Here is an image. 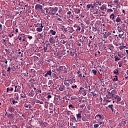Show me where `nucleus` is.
Segmentation results:
<instances>
[{
	"label": "nucleus",
	"mask_w": 128,
	"mask_h": 128,
	"mask_svg": "<svg viewBox=\"0 0 128 128\" xmlns=\"http://www.w3.org/2000/svg\"><path fill=\"white\" fill-rule=\"evenodd\" d=\"M46 10V14H50V16H54L56 14V12L58 10V7H54L52 8V7H49L47 8H45Z\"/></svg>",
	"instance_id": "nucleus-1"
},
{
	"label": "nucleus",
	"mask_w": 128,
	"mask_h": 128,
	"mask_svg": "<svg viewBox=\"0 0 128 128\" xmlns=\"http://www.w3.org/2000/svg\"><path fill=\"white\" fill-rule=\"evenodd\" d=\"M108 94L106 95V98H108V100H112V98H114V94L110 92H107Z\"/></svg>",
	"instance_id": "nucleus-2"
},
{
	"label": "nucleus",
	"mask_w": 128,
	"mask_h": 128,
	"mask_svg": "<svg viewBox=\"0 0 128 128\" xmlns=\"http://www.w3.org/2000/svg\"><path fill=\"white\" fill-rule=\"evenodd\" d=\"M94 128H100V126L104 124L102 122H96V121H94Z\"/></svg>",
	"instance_id": "nucleus-3"
},
{
	"label": "nucleus",
	"mask_w": 128,
	"mask_h": 128,
	"mask_svg": "<svg viewBox=\"0 0 128 128\" xmlns=\"http://www.w3.org/2000/svg\"><path fill=\"white\" fill-rule=\"evenodd\" d=\"M110 32H108V30L103 32V36L104 38H108V36H110Z\"/></svg>",
	"instance_id": "nucleus-4"
},
{
	"label": "nucleus",
	"mask_w": 128,
	"mask_h": 128,
	"mask_svg": "<svg viewBox=\"0 0 128 128\" xmlns=\"http://www.w3.org/2000/svg\"><path fill=\"white\" fill-rule=\"evenodd\" d=\"M90 118L88 115L86 114H84L82 118V120L83 122H86L88 120V119Z\"/></svg>",
	"instance_id": "nucleus-5"
},
{
	"label": "nucleus",
	"mask_w": 128,
	"mask_h": 128,
	"mask_svg": "<svg viewBox=\"0 0 128 128\" xmlns=\"http://www.w3.org/2000/svg\"><path fill=\"white\" fill-rule=\"evenodd\" d=\"M50 38H49V42L50 44H54L56 42V40H54V36H52V35L50 36Z\"/></svg>",
	"instance_id": "nucleus-6"
},
{
	"label": "nucleus",
	"mask_w": 128,
	"mask_h": 128,
	"mask_svg": "<svg viewBox=\"0 0 128 128\" xmlns=\"http://www.w3.org/2000/svg\"><path fill=\"white\" fill-rule=\"evenodd\" d=\"M35 10H42V6L37 4L35 6Z\"/></svg>",
	"instance_id": "nucleus-7"
},
{
	"label": "nucleus",
	"mask_w": 128,
	"mask_h": 128,
	"mask_svg": "<svg viewBox=\"0 0 128 128\" xmlns=\"http://www.w3.org/2000/svg\"><path fill=\"white\" fill-rule=\"evenodd\" d=\"M39 124L42 126V128H46L48 126V122H39Z\"/></svg>",
	"instance_id": "nucleus-8"
},
{
	"label": "nucleus",
	"mask_w": 128,
	"mask_h": 128,
	"mask_svg": "<svg viewBox=\"0 0 128 128\" xmlns=\"http://www.w3.org/2000/svg\"><path fill=\"white\" fill-rule=\"evenodd\" d=\"M80 90H81V92L83 96H86V91L84 90V88L80 87Z\"/></svg>",
	"instance_id": "nucleus-9"
},
{
	"label": "nucleus",
	"mask_w": 128,
	"mask_h": 128,
	"mask_svg": "<svg viewBox=\"0 0 128 128\" xmlns=\"http://www.w3.org/2000/svg\"><path fill=\"white\" fill-rule=\"evenodd\" d=\"M60 70H63V71L66 70V66H60L59 68L56 69V72H60Z\"/></svg>",
	"instance_id": "nucleus-10"
},
{
	"label": "nucleus",
	"mask_w": 128,
	"mask_h": 128,
	"mask_svg": "<svg viewBox=\"0 0 128 128\" xmlns=\"http://www.w3.org/2000/svg\"><path fill=\"white\" fill-rule=\"evenodd\" d=\"M117 30L118 32H122V34H120V36H124V32L122 30V27H120V26H118L117 27Z\"/></svg>",
	"instance_id": "nucleus-11"
},
{
	"label": "nucleus",
	"mask_w": 128,
	"mask_h": 128,
	"mask_svg": "<svg viewBox=\"0 0 128 128\" xmlns=\"http://www.w3.org/2000/svg\"><path fill=\"white\" fill-rule=\"evenodd\" d=\"M34 104H44V102L42 101H40L38 100H35L34 102Z\"/></svg>",
	"instance_id": "nucleus-12"
},
{
	"label": "nucleus",
	"mask_w": 128,
	"mask_h": 128,
	"mask_svg": "<svg viewBox=\"0 0 128 128\" xmlns=\"http://www.w3.org/2000/svg\"><path fill=\"white\" fill-rule=\"evenodd\" d=\"M74 30H76H76H79V31H80V30H81L80 27V26H76V24H74Z\"/></svg>",
	"instance_id": "nucleus-13"
},
{
	"label": "nucleus",
	"mask_w": 128,
	"mask_h": 128,
	"mask_svg": "<svg viewBox=\"0 0 128 128\" xmlns=\"http://www.w3.org/2000/svg\"><path fill=\"white\" fill-rule=\"evenodd\" d=\"M59 90L60 92H64V90H66V86H64V85H62L60 88H59Z\"/></svg>",
	"instance_id": "nucleus-14"
},
{
	"label": "nucleus",
	"mask_w": 128,
	"mask_h": 128,
	"mask_svg": "<svg viewBox=\"0 0 128 128\" xmlns=\"http://www.w3.org/2000/svg\"><path fill=\"white\" fill-rule=\"evenodd\" d=\"M114 98L117 100V102H120L122 100V98H120V96L118 95H114Z\"/></svg>",
	"instance_id": "nucleus-15"
},
{
	"label": "nucleus",
	"mask_w": 128,
	"mask_h": 128,
	"mask_svg": "<svg viewBox=\"0 0 128 128\" xmlns=\"http://www.w3.org/2000/svg\"><path fill=\"white\" fill-rule=\"evenodd\" d=\"M68 108H70V110H74V108H76V106L74 105H72V104H70L68 105Z\"/></svg>",
	"instance_id": "nucleus-16"
},
{
	"label": "nucleus",
	"mask_w": 128,
	"mask_h": 128,
	"mask_svg": "<svg viewBox=\"0 0 128 128\" xmlns=\"http://www.w3.org/2000/svg\"><path fill=\"white\" fill-rule=\"evenodd\" d=\"M72 48H70V53L68 54L67 55L68 56H74V52H72Z\"/></svg>",
	"instance_id": "nucleus-17"
},
{
	"label": "nucleus",
	"mask_w": 128,
	"mask_h": 128,
	"mask_svg": "<svg viewBox=\"0 0 128 128\" xmlns=\"http://www.w3.org/2000/svg\"><path fill=\"white\" fill-rule=\"evenodd\" d=\"M34 94H35L34 91L33 90H32L30 91V92L29 93L28 96H29L32 98V96H34Z\"/></svg>",
	"instance_id": "nucleus-18"
},
{
	"label": "nucleus",
	"mask_w": 128,
	"mask_h": 128,
	"mask_svg": "<svg viewBox=\"0 0 128 128\" xmlns=\"http://www.w3.org/2000/svg\"><path fill=\"white\" fill-rule=\"evenodd\" d=\"M68 32H70V34H72L74 32V30L72 27H69L68 28Z\"/></svg>",
	"instance_id": "nucleus-19"
},
{
	"label": "nucleus",
	"mask_w": 128,
	"mask_h": 128,
	"mask_svg": "<svg viewBox=\"0 0 128 128\" xmlns=\"http://www.w3.org/2000/svg\"><path fill=\"white\" fill-rule=\"evenodd\" d=\"M47 62L50 64V66H54V62L52 60H51L50 59L47 60Z\"/></svg>",
	"instance_id": "nucleus-20"
},
{
	"label": "nucleus",
	"mask_w": 128,
	"mask_h": 128,
	"mask_svg": "<svg viewBox=\"0 0 128 128\" xmlns=\"http://www.w3.org/2000/svg\"><path fill=\"white\" fill-rule=\"evenodd\" d=\"M110 20H113L114 22H116V20H114V14H111L110 15Z\"/></svg>",
	"instance_id": "nucleus-21"
},
{
	"label": "nucleus",
	"mask_w": 128,
	"mask_h": 128,
	"mask_svg": "<svg viewBox=\"0 0 128 128\" xmlns=\"http://www.w3.org/2000/svg\"><path fill=\"white\" fill-rule=\"evenodd\" d=\"M50 34H52V36H56V30H50Z\"/></svg>",
	"instance_id": "nucleus-22"
},
{
	"label": "nucleus",
	"mask_w": 128,
	"mask_h": 128,
	"mask_svg": "<svg viewBox=\"0 0 128 128\" xmlns=\"http://www.w3.org/2000/svg\"><path fill=\"white\" fill-rule=\"evenodd\" d=\"M113 107H114V105L113 104H110L108 106V108H110L112 110V112H116V110H114Z\"/></svg>",
	"instance_id": "nucleus-23"
},
{
	"label": "nucleus",
	"mask_w": 128,
	"mask_h": 128,
	"mask_svg": "<svg viewBox=\"0 0 128 128\" xmlns=\"http://www.w3.org/2000/svg\"><path fill=\"white\" fill-rule=\"evenodd\" d=\"M100 10H106V5L103 4L102 6L100 8Z\"/></svg>",
	"instance_id": "nucleus-24"
},
{
	"label": "nucleus",
	"mask_w": 128,
	"mask_h": 128,
	"mask_svg": "<svg viewBox=\"0 0 128 128\" xmlns=\"http://www.w3.org/2000/svg\"><path fill=\"white\" fill-rule=\"evenodd\" d=\"M50 92H48L47 94V96H46V98L48 100H50V98H52V94H50Z\"/></svg>",
	"instance_id": "nucleus-25"
},
{
	"label": "nucleus",
	"mask_w": 128,
	"mask_h": 128,
	"mask_svg": "<svg viewBox=\"0 0 128 128\" xmlns=\"http://www.w3.org/2000/svg\"><path fill=\"white\" fill-rule=\"evenodd\" d=\"M121 124H128V121L126 120H122L121 121Z\"/></svg>",
	"instance_id": "nucleus-26"
},
{
	"label": "nucleus",
	"mask_w": 128,
	"mask_h": 128,
	"mask_svg": "<svg viewBox=\"0 0 128 128\" xmlns=\"http://www.w3.org/2000/svg\"><path fill=\"white\" fill-rule=\"evenodd\" d=\"M96 6H98V4H96V2H94L93 4L90 5L91 8H92V10H94V8L96 7Z\"/></svg>",
	"instance_id": "nucleus-27"
},
{
	"label": "nucleus",
	"mask_w": 128,
	"mask_h": 128,
	"mask_svg": "<svg viewBox=\"0 0 128 128\" xmlns=\"http://www.w3.org/2000/svg\"><path fill=\"white\" fill-rule=\"evenodd\" d=\"M74 12L75 14H78L80 12V10L78 9V8H75L74 9Z\"/></svg>",
	"instance_id": "nucleus-28"
},
{
	"label": "nucleus",
	"mask_w": 128,
	"mask_h": 128,
	"mask_svg": "<svg viewBox=\"0 0 128 128\" xmlns=\"http://www.w3.org/2000/svg\"><path fill=\"white\" fill-rule=\"evenodd\" d=\"M54 83V82L52 81V80H50L48 81V88H50V86H52V84Z\"/></svg>",
	"instance_id": "nucleus-29"
},
{
	"label": "nucleus",
	"mask_w": 128,
	"mask_h": 128,
	"mask_svg": "<svg viewBox=\"0 0 128 128\" xmlns=\"http://www.w3.org/2000/svg\"><path fill=\"white\" fill-rule=\"evenodd\" d=\"M113 72L114 74H116V76H118V69H115L114 71Z\"/></svg>",
	"instance_id": "nucleus-30"
},
{
	"label": "nucleus",
	"mask_w": 128,
	"mask_h": 128,
	"mask_svg": "<svg viewBox=\"0 0 128 128\" xmlns=\"http://www.w3.org/2000/svg\"><path fill=\"white\" fill-rule=\"evenodd\" d=\"M95 118H98V120H102V115L98 114V115L96 116L95 117Z\"/></svg>",
	"instance_id": "nucleus-31"
},
{
	"label": "nucleus",
	"mask_w": 128,
	"mask_h": 128,
	"mask_svg": "<svg viewBox=\"0 0 128 128\" xmlns=\"http://www.w3.org/2000/svg\"><path fill=\"white\" fill-rule=\"evenodd\" d=\"M114 58L115 59V62H118V60H120V58L118 57V56H115Z\"/></svg>",
	"instance_id": "nucleus-32"
},
{
	"label": "nucleus",
	"mask_w": 128,
	"mask_h": 128,
	"mask_svg": "<svg viewBox=\"0 0 128 128\" xmlns=\"http://www.w3.org/2000/svg\"><path fill=\"white\" fill-rule=\"evenodd\" d=\"M96 92H98V90H95L94 91L91 92V94H92L93 96H96Z\"/></svg>",
	"instance_id": "nucleus-33"
},
{
	"label": "nucleus",
	"mask_w": 128,
	"mask_h": 128,
	"mask_svg": "<svg viewBox=\"0 0 128 128\" xmlns=\"http://www.w3.org/2000/svg\"><path fill=\"white\" fill-rule=\"evenodd\" d=\"M78 74V76L79 78H82V73H80V71H78L77 72Z\"/></svg>",
	"instance_id": "nucleus-34"
},
{
	"label": "nucleus",
	"mask_w": 128,
	"mask_h": 128,
	"mask_svg": "<svg viewBox=\"0 0 128 128\" xmlns=\"http://www.w3.org/2000/svg\"><path fill=\"white\" fill-rule=\"evenodd\" d=\"M36 31L40 32H42V28L41 27H38L36 28Z\"/></svg>",
	"instance_id": "nucleus-35"
},
{
	"label": "nucleus",
	"mask_w": 128,
	"mask_h": 128,
	"mask_svg": "<svg viewBox=\"0 0 128 128\" xmlns=\"http://www.w3.org/2000/svg\"><path fill=\"white\" fill-rule=\"evenodd\" d=\"M24 106L26 108H30V104H24Z\"/></svg>",
	"instance_id": "nucleus-36"
},
{
	"label": "nucleus",
	"mask_w": 128,
	"mask_h": 128,
	"mask_svg": "<svg viewBox=\"0 0 128 128\" xmlns=\"http://www.w3.org/2000/svg\"><path fill=\"white\" fill-rule=\"evenodd\" d=\"M104 102H112V100L110 99H108L106 98H104Z\"/></svg>",
	"instance_id": "nucleus-37"
},
{
	"label": "nucleus",
	"mask_w": 128,
	"mask_h": 128,
	"mask_svg": "<svg viewBox=\"0 0 128 128\" xmlns=\"http://www.w3.org/2000/svg\"><path fill=\"white\" fill-rule=\"evenodd\" d=\"M84 22H86V24H90V20H87V19H84Z\"/></svg>",
	"instance_id": "nucleus-38"
},
{
	"label": "nucleus",
	"mask_w": 128,
	"mask_h": 128,
	"mask_svg": "<svg viewBox=\"0 0 128 128\" xmlns=\"http://www.w3.org/2000/svg\"><path fill=\"white\" fill-rule=\"evenodd\" d=\"M10 70H14V68H10V66H8L6 70L7 72H10Z\"/></svg>",
	"instance_id": "nucleus-39"
},
{
	"label": "nucleus",
	"mask_w": 128,
	"mask_h": 128,
	"mask_svg": "<svg viewBox=\"0 0 128 128\" xmlns=\"http://www.w3.org/2000/svg\"><path fill=\"white\" fill-rule=\"evenodd\" d=\"M116 22H122V19H120V18L118 17L116 18Z\"/></svg>",
	"instance_id": "nucleus-40"
},
{
	"label": "nucleus",
	"mask_w": 128,
	"mask_h": 128,
	"mask_svg": "<svg viewBox=\"0 0 128 128\" xmlns=\"http://www.w3.org/2000/svg\"><path fill=\"white\" fill-rule=\"evenodd\" d=\"M41 12H42V14H44V16H46V8H44V9H42L41 10Z\"/></svg>",
	"instance_id": "nucleus-41"
},
{
	"label": "nucleus",
	"mask_w": 128,
	"mask_h": 128,
	"mask_svg": "<svg viewBox=\"0 0 128 128\" xmlns=\"http://www.w3.org/2000/svg\"><path fill=\"white\" fill-rule=\"evenodd\" d=\"M57 18V21L59 22H62V18H60L59 17L56 16Z\"/></svg>",
	"instance_id": "nucleus-42"
},
{
	"label": "nucleus",
	"mask_w": 128,
	"mask_h": 128,
	"mask_svg": "<svg viewBox=\"0 0 128 128\" xmlns=\"http://www.w3.org/2000/svg\"><path fill=\"white\" fill-rule=\"evenodd\" d=\"M64 84L68 88V86H70V82H64Z\"/></svg>",
	"instance_id": "nucleus-43"
},
{
	"label": "nucleus",
	"mask_w": 128,
	"mask_h": 128,
	"mask_svg": "<svg viewBox=\"0 0 128 128\" xmlns=\"http://www.w3.org/2000/svg\"><path fill=\"white\" fill-rule=\"evenodd\" d=\"M74 78L70 79L68 81V82H69L70 84H74Z\"/></svg>",
	"instance_id": "nucleus-44"
},
{
	"label": "nucleus",
	"mask_w": 128,
	"mask_h": 128,
	"mask_svg": "<svg viewBox=\"0 0 128 128\" xmlns=\"http://www.w3.org/2000/svg\"><path fill=\"white\" fill-rule=\"evenodd\" d=\"M12 86H13L14 88H15L14 90V92H16V88H18V86H15V85H12Z\"/></svg>",
	"instance_id": "nucleus-45"
},
{
	"label": "nucleus",
	"mask_w": 128,
	"mask_h": 128,
	"mask_svg": "<svg viewBox=\"0 0 128 128\" xmlns=\"http://www.w3.org/2000/svg\"><path fill=\"white\" fill-rule=\"evenodd\" d=\"M118 67L119 68H122V62H118Z\"/></svg>",
	"instance_id": "nucleus-46"
},
{
	"label": "nucleus",
	"mask_w": 128,
	"mask_h": 128,
	"mask_svg": "<svg viewBox=\"0 0 128 128\" xmlns=\"http://www.w3.org/2000/svg\"><path fill=\"white\" fill-rule=\"evenodd\" d=\"M76 116H77L78 120L80 118H82V115L80 114H76Z\"/></svg>",
	"instance_id": "nucleus-47"
},
{
	"label": "nucleus",
	"mask_w": 128,
	"mask_h": 128,
	"mask_svg": "<svg viewBox=\"0 0 128 128\" xmlns=\"http://www.w3.org/2000/svg\"><path fill=\"white\" fill-rule=\"evenodd\" d=\"M37 26H40V28H44V26L42 25V24H40V23H38L37 24Z\"/></svg>",
	"instance_id": "nucleus-48"
},
{
	"label": "nucleus",
	"mask_w": 128,
	"mask_h": 128,
	"mask_svg": "<svg viewBox=\"0 0 128 128\" xmlns=\"http://www.w3.org/2000/svg\"><path fill=\"white\" fill-rule=\"evenodd\" d=\"M92 74H94V76L96 75V71L95 70H92Z\"/></svg>",
	"instance_id": "nucleus-49"
},
{
	"label": "nucleus",
	"mask_w": 128,
	"mask_h": 128,
	"mask_svg": "<svg viewBox=\"0 0 128 128\" xmlns=\"http://www.w3.org/2000/svg\"><path fill=\"white\" fill-rule=\"evenodd\" d=\"M46 74H48V76H52V70H49V71H48L46 72Z\"/></svg>",
	"instance_id": "nucleus-50"
},
{
	"label": "nucleus",
	"mask_w": 128,
	"mask_h": 128,
	"mask_svg": "<svg viewBox=\"0 0 128 128\" xmlns=\"http://www.w3.org/2000/svg\"><path fill=\"white\" fill-rule=\"evenodd\" d=\"M18 101H16V100H12V103L13 104H18Z\"/></svg>",
	"instance_id": "nucleus-51"
},
{
	"label": "nucleus",
	"mask_w": 128,
	"mask_h": 128,
	"mask_svg": "<svg viewBox=\"0 0 128 128\" xmlns=\"http://www.w3.org/2000/svg\"><path fill=\"white\" fill-rule=\"evenodd\" d=\"M20 96L22 98H26V96L24 94H21Z\"/></svg>",
	"instance_id": "nucleus-52"
},
{
	"label": "nucleus",
	"mask_w": 128,
	"mask_h": 128,
	"mask_svg": "<svg viewBox=\"0 0 128 128\" xmlns=\"http://www.w3.org/2000/svg\"><path fill=\"white\" fill-rule=\"evenodd\" d=\"M90 4H88L86 5V8L87 10H90Z\"/></svg>",
	"instance_id": "nucleus-53"
},
{
	"label": "nucleus",
	"mask_w": 128,
	"mask_h": 128,
	"mask_svg": "<svg viewBox=\"0 0 128 128\" xmlns=\"http://www.w3.org/2000/svg\"><path fill=\"white\" fill-rule=\"evenodd\" d=\"M68 22H70V24H74V21L72 20H71L70 19H68Z\"/></svg>",
	"instance_id": "nucleus-54"
},
{
	"label": "nucleus",
	"mask_w": 128,
	"mask_h": 128,
	"mask_svg": "<svg viewBox=\"0 0 128 128\" xmlns=\"http://www.w3.org/2000/svg\"><path fill=\"white\" fill-rule=\"evenodd\" d=\"M48 104H50V103L48 102H45V108H48Z\"/></svg>",
	"instance_id": "nucleus-55"
},
{
	"label": "nucleus",
	"mask_w": 128,
	"mask_h": 128,
	"mask_svg": "<svg viewBox=\"0 0 128 128\" xmlns=\"http://www.w3.org/2000/svg\"><path fill=\"white\" fill-rule=\"evenodd\" d=\"M118 56H120V58H122V54H120V52H118Z\"/></svg>",
	"instance_id": "nucleus-56"
},
{
	"label": "nucleus",
	"mask_w": 128,
	"mask_h": 128,
	"mask_svg": "<svg viewBox=\"0 0 128 128\" xmlns=\"http://www.w3.org/2000/svg\"><path fill=\"white\" fill-rule=\"evenodd\" d=\"M24 76H28V72H26V73L24 74Z\"/></svg>",
	"instance_id": "nucleus-57"
},
{
	"label": "nucleus",
	"mask_w": 128,
	"mask_h": 128,
	"mask_svg": "<svg viewBox=\"0 0 128 128\" xmlns=\"http://www.w3.org/2000/svg\"><path fill=\"white\" fill-rule=\"evenodd\" d=\"M61 44H66V41H64V40H62L60 41Z\"/></svg>",
	"instance_id": "nucleus-58"
},
{
	"label": "nucleus",
	"mask_w": 128,
	"mask_h": 128,
	"mask_svg": "<svg viewBox=\"0 0 128 128\" xmlns=\"http://www.w3.org/2000/svg\"><path fill=\"white\" fill-rule=\"evenodd\" d=\"M118 0H114V4H118Z\"/></svg>",
	"instance_id": "nucleus-59"
},
{
	"label": "nucleus",
	"mask_w": 128,
	"mask_h": 128,
	"mask_svg": "<svg viewBox=\"0 0 128 128\" xmlns=\"http://www.w3.org/2000/svg\"><path fill=\"white\" fill-rule=\"evenodd\" d=\"M56 74H54V73H52V78H56Z\"/></svg>",
	"instance_id": "nucleus-60"
},
{
	"label": "nucleus",
	"mask_w": 128,
	"mask_h": 128,
	"mask_svg": "<svg viewBox=\"0 0 128 128\" xmlns=\"http://www.w3.org/2000/svg\"><path fill=\"white\" fill-rule=\"evenodd\" d=\"M44 52H46L47 50H48V48L47 47H44L43 48Z\"/></svg>",
	"instance_id": "nucleus-61"
},
{
	"label": "nucleus",
	"mask_w": 128,
	"mask_h": 128,
	"mask_svg": "<svg viewBox=\"0 0 128 128\" xmlns=\"http://www.w3.org/2000/svg\"><path fill=\"white\" fill-rule=\"evenodd\" d=\"M114 88H118V84L114 83Z\"/></svg>",
	"instance_id": "nucleus-62"
},
{
	"label": "nucleus",
	"mask_w": 128,
	"mask_h": 128,
	"mask_svg": "<svg viewBox=\"0 0 128 128\" xmlns=\"http://www.w3.org/2000/svg\"><path fill=\"white\" fill-rule=\"evenodd\" d=\"M18 54L20 56H21L22 58V52H18Z\"/></svg>",
	"instance_id": "nucleus-63"
},
{
	"label": "nucleus",
	"mask_w": 128,
	"mask_h": 128,
	"mask_svg": "<svg viewBox=\"0 0 128 128\" xmlns=\"http://www.w3.org/2000/svg\"><path fill=\"white\" fill-rule=\"evenodd\" d=\"M10 88H6V92H10Z\"/></svg>",
	"instance_id": "nucleus-64"
}]
</instances>
